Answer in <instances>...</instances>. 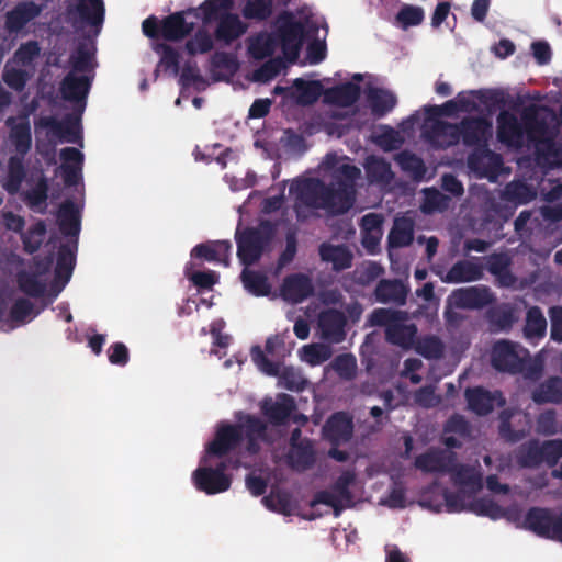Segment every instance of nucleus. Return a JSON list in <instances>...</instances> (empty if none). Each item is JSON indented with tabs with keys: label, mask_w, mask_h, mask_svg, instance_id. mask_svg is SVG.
Returning a JSON list of instances; mask_svg holds the SVG:
<instances>
[{
	"label": "nucleus",
	"mask_w": 562,
	"mask_h": 562,
	"mask_svg": "<svg viewBox=\"0 0 562 562\" xmlns=\"http://www.w3.org/2000/svg\"><path fill=\"white\" fill-rule=\"evenodd\" d=\"M360 169L351 164H341L334 169L329 184L319 179H305L293 183L294 212L299 222L311 217L315 210H326L334 215L347 213L356 201V181Z\"/></svg>",
	"instance_id": "obj_1"
},
{
	"label": "nucleus",
	"mask_w": 562,
	"mask_h": 562,
	"mask_svg": "<svg viewBox=\"0 0 562 562\" xmlns=\"http://www.w3.org/2000/svg\"><path fill=\"white\" fill-rule=\"evenodd\" d=\"M272 31L284 58L295 63L305 42L316 37L318 27L308 21L297 20L292 11L284 10L276 18Z\"/></svg>",
	"instance_id": "obj_2"
},
{
	"label": "nucleus",
	"mask_w": 562,
	"mask_h": 562,
	"mask_svg": "<svg viewBox=\"0 0 562 562\" xmlns=\"http://www.w3.org/2000/svg\"><path fill=\"white\" fill-rule=\"evenodd\" d=\"M276 229L270 221H261L257 226H247L235 232L237 257L246 268L256 265L270 248Z\"/></svg>",
	"instance_id": "obj_3"
},
{
	"label": "nucleus",
	"mask_w": 562,
	"mask_h": 562,
	"mask_svg": "<svg viewBox=\"0 0 562 562\" xmlns=\"http://www.w3.org/2000/svg\"><path fill=\"white\" fill-rule=\"evenodd\" d=\"M407 312L392 308H375L369 322L372 326L384 327L385 339L387 342L407 348L414 342L417 328L414 324H406Z\"/></svg>",
	"instance_id": "obj_4"
},
{
	"label": "nucleus",
	"mask_w": 562,
	"mask_h": 562,
	"mask_svg": "<svg viewBox=\"0 0 562 562\" xmlns=\"http://www.w3.org/2000/svg\"><path fill=\"white\" fill-rule=\"evenodd\" d=\"M527 115L541 120L536 106L526 108L521 113V121L510 111L503 110L497 115V139L514 148H521L529 143V127Z\"/></svg>",
	"instance_id": "obj_5"
},
{
	"label": "nucleus",
	"mask_w": 562,
	"mask_h": 562,
	"mask_svg": "<svg viewBox=\"0 0 562 562\" xmlns=\"http://www.w3.org/2000/svg\"><path fill=\"white\" fill-rule=\"evenodd\" d=\"M529 127V143L535 147L539 160L548 164H562V146L557 143V133L549 126L546 119L536 120L527 115Z\"/></svg>",
	"instance_id": "obj_6"
},
{
	"label": "nucleus",
	"mask_w": 562,
	"mask_h": 562,
	"mask_svg": "<svg viewBox=\"0 0 562 562\" xmlns=\"http://www.w3.org/2000/svg\"><path fill=\"white\" fill-rule=\"evenodd\" d=\"M562 458V439H550L540 442L531 439L519 449L518 461L521 467L536 469L541 464L552 468Z\"/></svg>",
	"instance_id": "obj_7"
},
{
	"label": "nucleus",
	"mask_w": 562,
	"mask_h": 562,
	"mask_svg": "<svg viewBox=\"0 0 562 562\" xmlns=\"http://www.w3.org/2000/svg\"><path fill=\"white\" fill-rule=\"evenodd\" d=\"M527 349L509 340H498L491 353L492 366L499 372L520 373L526 369Z\"/></svg>",
	"instance_id": "obj_8"
},
{
	"label": "nucleus",
	"mask_w": 562,
	"mask_h": 562,
	"mask_svg": "<svg viewBox=\"0 0 562 562\" xmlns=\"http://www.w3.org/2000/svg\"><path fill=\"white\" fill-rule=\"evenodd\" d=\"M226 469L225 462H220L215 468L199 467L192 473L194 486L207 495L226 492L232 484L231 476L225 474Z\"/></svg>",
	"instance_id": "obj_9"
},
{
	"label": "nucleus",
	"mask_w": 562,
	"mask_h": 562,
	"mask_svg": "<svg viewBox=\"0 0 562 562\" xmlns=\"http://www.w3.org/2000/svg\"><path fill=\"white\" fill-rule=\"evenodd\" d=\"M244 432L240 425L222 423L217 426L214 439L206 446L209 457L222 458L240 446Z\"/></svg>",
	"instance_id": "obj_10"
},
{
	"label": "nucleus",
	"mask_w": 562,
	"mask_h": 562,
	"mask_svg": "<svg viewBox=\"0 0 562 562\" xmlns=\"http://www.w3.org/2000/svg\"><path fill=\"white\" fill-rule=\"evenodd\" d=\"M189 16L199 19L200 14L195 8H189L165 16L161 20L162 38L169 42H178L189 36L196 24L195 21H188Z\"/></svg>",
	"instance_id": "obj_11"
},
{
	"label": "nucleus",
	"mask_w": 562,
	"mask_h": 562,
	"mask_svg": "<svg viewBox=\"0 0 562 562\" xmlns=\"http://www.w3.org/2000/svg\"><path fill=\"white\" fill-rule=\"evenodd\" d=\"M458 132L463 145L479 148L487 145L492 123L483 116H465L458 123Z\"/></svg>",
	"instance_id": "obj_12"
},
{
	"label": "nucleus",
	"mask_w": 562,
	"mask_h": 562,
	"mask_svg": "<svg viewBox=\"0 0 562 562\" xmlns=\"http://www.w3.org/2000/svg\"><path fill=\"white\" fill-rule=\"evenodd\" d=\"M468 167L480 178L495 179L503 167V158L487 145L474 148L468 156Z\"/></svg>",
	"instance_id": "obj_13"
},
{
	"label": "nucleus",
	"mask_w": 562,
	"mask_h": 562,
	"mask_svg": "<svg viewBox=\"0 0 562 562\" xmlns=\"http://www.w3.org/2000/svg\"><path fill=\"white\" fill-rule=\"evenodd\" d=\"M347 316L336 308H327L319 313L317 326L319 336L329 344H340L346 339Z\"/></svg>",
	"instance_id": "obj_14"
},
{
	"label": "nucleus",
	"mask_w": 562,
	"mask_h": 562,
	"mask_svg": "<svg viewBox=\"0 0 562 562\" xmlns=\"http://www.w3.org/2000/svg\"><path fill=\"white\" fill-rule=\"evenodd\" d=\"M457 453L440 448H429L415 458L414 465L424 473H448Z\"/></svg>",
	"instance_id": "obj_15"
},
{
	"label": "nucleus",
	"mask_w": 562,
	"mask_h": 562,
	"mask_svg": "<svg viewBox=\"0 0 562 562\" xmlns=\"http://www.w3.org/2000/svg\"><path fill=\"white\" fill-rule=\"evenodd\" d=\"M295 411L296 403L293 396L286 393H279L274 401L265 398L261 403L262 414L273 426L285 425Z\"/></svg>",
	"instance_id": "obj_16"
},
{
	"label": "nucleus",
	"mask_w": 562,
	"mask_h": 562,
	"mask_svg": "<svg viewBox=\"0 0 562 562\" xmlns=\"http://www.w3.org/2000/svg\"><path fill=\"white\" fill-rule=\"evenodd\" d=\"M468 407L479 416L488 415L495 407L505 405L502 392H490L482 386L469 387L464 393Z\"/></svg>",
	"instance_id": "obj_17"
},
{
	"label": "nucleus",
	"mask_w": 562,
	"mask_h": 562,
	"mask_svg": "<svg viewBox=\"0 0 562 562\" xmlns=\"http://www.w3.org/2000/svg\"><path fill=\"white\" fill-rule=\"evenodd\" d=\"M424 136L427 142L437 149H447L460 142L458 123L436 120L431 125H426Z\"/></svg>",
	"instance_id": "obj_18"
},
{
	"label": "nucleus",
	"mask_w": 562,
	"mask_h": 562,
	"mask_svg": "<svg viewBox=\"0 0 562 562\" xmlns=\"http://www.w3.org/2000/svg\"><path fill=\"white\" fill-rule=\"evenodd\" d=\"M42 12V5L34 1H22L5 13L4 27L10 34L20 33L31 21Z\"/></svg>",
	"instance_id": "obj_19"
},
{
	"label": "nucleus",
	"mask_w": 562,
	"mask_h": 562,
	"mask_svg": "<svg viewBox=\"0 0 562 562\" xmlns=\"http://www.w3.org/2000/svg\"><path fill=\"white\" fill-rule=\"evenodd\" d=\"M5 126L9 127V140L15 149V155L26 156L32 148V132L30 121L26 114L5 120Z\"/></svg>",
	"instance_id": "obj_20"
},
{
	"label": "nucleus",
	"mask_w": 562,
	"mask_h": 562,
	"mask_svg": "<svg viewBox=\"0 0 562 562\" xmlns=\"http://www.w3.org/2000/svg\"><path fill=\"white\" fill-rule=\"evenodd\" d=\"M353 434L352 418L345 412L334 413L323 427V435L333 446L349 441Z\"/></svg>",
	"instance_id": "obj_21"
},
{
	"label": "nucleus",
	"mask_w": 562,
	"mask_h": 562,
	"mask_svg": "<svg viewBox=\"0 0 562 562\" xmlns=\"http://www.w3.org/2000/svg\"><path fill=\"white\" fill-rule=\"evenodd\" d=\"M313 292L312 280L303 273H293L285 277L280 288L282 299L292 304L302 303Z\"/></svg>",
	"instance_id": "obj_22"
},
{
	"label": "nucleus",
	"mask_w": 562,
	"mask_h": 562,
	"mask_svg": "<svg viewBox=\"0 0 562 562\" xmlns=\"http://www.w3.org/2000/svg\"><path fill=\"white\" fill-rule=\"evenodd\" d=\"M248 31V24L240 20L237 13L224 12L214 30V37L218 43L232 45Z\"/></svg>",
	"instance_id": "obj_23"
},
{
	"label": "nucleus",
	"mask_w": 562,
	"mask_h": 562,
	"mask_svg": "<svg viewBox=\"0 0 562 562\" xmlns=\"http://www.w3.org/2000/svg\"><path fill=\"white\" fill-rule=\"evenodd\" d=\"M450 469L448 474H450L452 483L468 492L469 495H473L482 490V473L475 467L460 464L457 459L452 462Z\"/></svg>",
	"instance_id": "obj_24"
},
{
	"label": "nucleus",
	"mask_w": 562,
	"mask_h": 562,
	"mask_svg": "<svg viewBox=\"0 0 562 562\" xmlns=\"http://www.w3.org/2000/svg\"><path fill=\"white\" fill-rule=\"evenodd\" d=\"M57 224L60 233L69 240H78L81 231V214L76 203L67 199L58 209Z\"/></svg>",
	"instance_id": "obj_25"
},
{
	"label": "nucleus",
	"mask_w": 562,
	"mask_h": 562,
	"mask_svg": "<svg viewBox=\"0 0 562 562\" xmlns=\"http://www.w3.org/2000/svg\"><path fill=\"white\" fill-rule=\"evenodd\" d=\"M409 289L397 279H381L375 289V301L382 304L403 306L406 303Z\"/></svg>",
	"instance_id": "obj_26"
},
{
	"label": "nucleus",
	"mask_w": 562,
	"mask_h": 562,
	"mask_svg": "<svg viewBox=\"0 0 562 562\" xmlns=\"http://www.w3.org/2000/svg\"><path fill=\"white\" fill-rule=\"evenodd\" d=\"M318 255L323 262L331 263V269L340 272L351 268L353 254L348 246L322 243L318 247Z\"/></svg>",
	"instance_id": "obj_27"
},
{
	"label": "nucleus",
	"mask_w": 562,
	"mask_h": 562,
	"mask_svg": "<svg viewBox=\"0 0 562 562\" xmlns=\"http://www.w3.org/2000/svg\"><path fill=\"white\" fill-rule=\"evenodd\" d=\"M553 512L554 509L550 507H530L524 517L522 527L540 538L548 539Z\"/></svg>",
	"instance_id": "obj_28"
},
{
	"label": "nucleus",
	"mask_w": 562,
	"mask_h": 562,
	"mask_svg": "<svg viewBox=\"0 0 562 562\" xmlns=\"http://www.w3.org/2000/svg\"><path fill=\"white\" fill-rule=\"evenodd\" d=\"M454 303L461 308H483L494 300L486 286H470L453 292Z\"/></svg>",
	"instance_id": "obj_29"
},
{
	"label": "nucleus",
	"mask_w": 562,
	"mask_h": 562,
	"mask_svg": "<svg viewBox=\"0 0 562 562\" xmlns=\"http://www.w3.org/2000/svg\"><path fill=\"white\" fill-rule=\"evenodd\" d=\"M483 267L473 260H459L457 261L445 276H441V280L446 283H465L473 282L482 279Z\"/></svg>",
	"instance_id": "obj_30"
},
{
	"label": "nucleus",
	"mask_w": 562,
	"mask_h": 562,
	"mask_svg": "<svg viewBox=\"0 0 562 562\" xmlns=\"http://www.w3.org/2000/svg\"><path fill=\"white\" fill-rule=\"evenodd\" d=\"M361 95V88L353 82H345L324 91V100L328 104L340 108H348L353 105Z\"/></svg>",
	"instance_id": "obj_31"
},
{
	"label": "nucleus",
	"mask_w": 562,
	"mask_h": 562,
	"mask_svg": "<svg viewBox=\"0 0 562 562\" xmlns=\"http://www.w3.org/2000/svg\"><path fill=\"white\" fill-rule=\"evenodd\" d=\"M78 240H68L59 246L55 267V277L67 283L70 280L76 265Z\"/></svg>",
	"instance_id": "obj_32"
},
{
	"label": "nucleus",
	"mask_w": 562,
	"mask_h": 562,
	"mask_svg": "<svg viewBox=\"0 0 562 562\" xmlns=\"http://www.w3.org/2000/svg\"><path fill=\"white\" fill-rule=\"evenodd\" d=\"M91 87L87 76H76L72 71L67 74L60 83V92L65 100L70 102L85 101Z\"/></svg>",
	"instance_id": "obj_33"
},
{
	"label": "nucleus",
	"mask_w": 562,
	"mask_h": 562,
	"mask_svg": "<svg viewBox=\"0 0 562 562\" xmlns=\"http://www.w3.org/2000/svg\"><path fill=\"white\" fill-rule=\"evenodd\" d=\"M69 15H78L79 19L91 25L102 24L104 19V3L102 0H77L74 8L68 10Z\"/></svg>",
	"instance_id": "obj_34"
},
{
	"label": "nucleus",
	"mask_w": 562,
	"mask_h": 562,
	"mask_svg": "<svg viewBox=\"0 0 562 562\" xmlns=\"http://www.w3.org/2000/svg\"><path fill=\"white\" fill-rule=\"evenodd\" d=\"M367 100L375 117H383L391 112L397 103V98L393 92L379 87L368 89Z\"/></svg>",
	"instance_id": "obj_35"
},
{
	"label": "nucleus",
	"mask_w": 562,
	"mask_h": 562,
	"mask_svg": "<svg viewBox=\"0 0 562 562\" xmlns=\"http://www.w3.org/2000/svg\"><path fill=\"white\" fill-rule=\"evenodd\" d=\"M531 400L538 405L562 403V379L550 376L538 384L531 392Z\"/></svg>",
	"instance_id": "obj_36"
},
{
	"label": "nucleus",
	"mask_w": 562,
	"mask_h": 562,
	"mask_svg": "<svg viewBox=\"0 0 562 562\" xmlns=\"http://www.w3.org/2000/svg\"><path fill=\"white\" fill-rule=\"evenodd\" d=\"M25 156L12 155L8 159V172L2 188L11 195L16 194L26 178Z\"/></svg>",
	"instance_id": "obj_37"
},
{
	"label": "nucleus",
	"mask_w": 562,
	"mask_h": 562,
	"mask_svg": "<svg viewBox=\"0 0 562 562\" xmlns=\"http://www.w3.org/2000/svg\"><path fill=\"white\" fill-rule=\"evenodd\" d=\"M288 464L291 469L302 472L311 469L315 463V452L310 439H303V443L290 447L288 456Z\"/></svg>",
	"instance_id": "obj_38"
},
{
	"label": "nucleus",
	"mask_w": 562,
	"mask_h": 562,
	"mask_svg": "<svg viewBox=\"0 0 562 562\" xmlns=\"http://www.w3.org/2000/svg\"><path fill=\"white\" fill-rule=\"evenodd\" d=\"M414 240V223L411 218L401 217L394 221L393 227L387 235L389 248H403L409 246Z\"/></svg>",
	"instance_id": "obj_39"
},
{
	"label": "nucleus",
	"mask_w": 562,
	"mask_h": 562,
	"mask_svg": "<svg viewBox=\"0 0 562 562\" xmlns=\"http://www.w3.org/2000/svg\"><path fill=\"white\" fill-rule=\"evenodd\" d=\"M42 124L48 127L49 133L60 142L75 143L79 137L77 130L78 121L71 116L63 121H58L55 117H46L42 121Z\"/></svg>",
	"instance_id": "obj_40"
},
{
	"label": "nucleus",
	"mask_w": 562,
	"mask_h": 562,
	"mask_svg": "<svg viewBox=\"0 0 562 562\" xmlns=\"http://www.w3.org/2000/svg\"><path fill=\"white\" fill-rule=\"evenodd\" d=\"M364 169L369 181L372 183H389L394 177L391 164L382 157L369 156L366 159Z\"/></svg>",
	"instance_id": "obj_41"
},
{
	"label": "nucleus",
	"mask_w": 562,
	"mask_h": 562,
	"mask_svg": "<svg viewBox=\"0 0 562 562\" xmlns=\"http://www.w3.org/2000/svg\"><path fill=\"white\" fill-rule=\"evenodd\" d=\"M278 47L273 31L271 33H260L250 40L248 53L254 59L262 60L271 57Z\"/></svg>",
	"instance_id": "obj_42"
},
{
	"label": "nucleus",
	"mask_w": 562,
	"mask_h": 562,
	"mask_svg": "<svg viewBox=\"0 0 562 562\" xmlns=\"http://www.w3.org/2000/svg\"><path fill=\"white\" fill-rule=\"evenodd\" d=\"M273 12V0H246L241 8L244 19L258 23L268 21Z\"/></svg>",
	"instance_id": "obj_43"
},
{
	"label": "nucleus",
	"mask_w": 562,
	"mask_h": 562,
	"mask_svg": "<svg viewBox=\"0 0 562 562\" xmlns=\"http://www.w3.org/2000/svg\"><path fill=\"white\" fill-rule=\"evenodd\" d=\"M547 331V319L539 306H531L527 311L524 335L528 339L544 337Z\"/></svg>",
	"instance_id": "obj_44"
},
{
	"label": "nucleus",
	"mask_w": 562,
	"mask_h": 562,
	"mask_svg": "<svg viewBox=\"0 0 562 562\" xmlns=\"http://www.w3.org/2000/svg\"><path fill=\"white\" fill-rule=\"evenodd\" d=\"M293 87L297 93V102L302 105L315 103L324 93L323 85L318 80L306 81L297 78L293 81Z\"/></svg>",
	"instance_id": "obj_45"
},
{
	"label": "nucleus",
	"mask_w": 562,
	"mask_h": 562,
	"mask_svg": "<svg viewBox=\"0 0 562 562\" xmlns=\"http://www.w3.org/2000/svg\"><path fill=\"white\" fill-rule=\"evenodd\" d=\"M240 278L245 289L256 296H266L271 291L268 278L261 272L248 270L245 267Z\"/></svg>",
	"instance_id": "obj_46"
},
{
	"label": "nucleus",
	"mask_w": 562,
	"mask_h": 562,
	"mask_svg": "<svg viewBox=\"0 0 562 562\" xmlns=\"http://www.w3.org/2000/svg\"><path fill=\"white\" fill-rule=\"evenodd\" d=\"M233 7V0H204L198 11L202 12V20L204 24L213 21L218 22L224 12H227Z\"/></svg>",
	"instance_id": "obj_47"
},
{
	"label": "nucleus",
	"mask_w": 562,
	"mask_h": 562,
	"mask_svg": "<svg viewBox=\"0 0 562 562\" xmlns=\"http://www.w3.org/2000/svg\"><path fill=\"white\" fill-rule=\"evenodd\" d=\"M45 234H46L45 222L42 220H38L25 233L21 234V239L23 243L24 251L30 255L36 252L42 246L43 238H44Z\"/></svg>",
	"instance_id": "obj_48"
},
{
	"label": "nucleus",
	"mask_w": 562,
	"mask_h": 562,
	"mask_svg": "<svg viewBox=\"0 0 562 562\" xmlns=\"http://www.w3.org/2000/svg\"><path fill=\"white\" fill-rule=\"evenodd\" d=\"M16 283L19 289L32 297H41L45 292V284L33 272L21 270L16 273Z\"/></svg>",
	"instance_id": "obj_49"
},
{
	"label": "nucleus",
	"mask_w": 562,
	"mask_h": 562,
	"mask_svg": "<svg viewBox=\"0 0 562 562\" xmlns=\"http://www.w3.org/2000/svg\"><path fill=\"white\" fill-rule=\"evenodd\" d=\"M395 161L403 171L409 172L416 179L423 178L426 172L424 160L408 150L398 153L395 157Z\"/></svg>",
	"instance_id": "obj_50"
},
{
	"label": "nucleus",
	"mask_w": 562,
	"mask_h": 562,
	"mask_svg": "<svg viewBox=\"0 0 562 562\" xmlns=\"http://www.w3.org/2000/svg\"><path fill=\"white\" fill-rule=\"evenodd\" d=\"M504 196L507 201L526 204L535 199L536 192L522 181H513L506 184Z\"/></svg>",
	"instance_id": "obj_51"
},
{
	"label": "nucleus",
	"mask_w": 562,
	"mask_h": 562,
	"mask_svg": "<svg viewBox=\"0 0 562 562\" xmlns=\"http://www.w3.org/2000/svg\"><path fill=\"white\" fill-rule=\"evenodd\" d=\"M184 47L190 56H195L211 52L214 47V42L206 30L199 29L195 34L186 42Z\"/></svg>",
	"instance_id": "obj_52"
},
{
	"label": "nucleus",
	"mask_w": 562,
	"mask_h": 562,
	"mask_svg": "<svg viewBox=\"0 0 562 562\" xmlns=\"http://www.w3.org/2000/svg\"><path fill=\"white\" fill-rule=\"evenodd\" d=\"M416 351L426 359H440L445 353V345L437 336H425L416 345Z\"/></svg>",
	"instance_id": "obj_53"
},
{
	"label": "nucleus",
	"mask_w": 562,
	"mask_h": 562,
	"mask_svg": "<svg viewBox=\"0 0 562 562\" xmlns=\"http://www.w3.org/2000/svg\"><path fill=\"white\" fill-rule=\"evenodd\" d=\"M469 512L492 519H498L504 515V509L492 498L487 497H481L470 502Z\"/></svg>",
	"instance_id": "obj_54"
},
{
	"label": "nucleus",
	"mask_w": 562,
	"mask_h": 562,
	"mask_svg": "<svg viewBox=\"0 0 562 562\" xmlns=\"http://www.w3.org/2000/svg\"><path fill=\"white\" fill-rule=\"evenodd\" d=\"M425 18V13L423 8L413 5V4H404L396 14V22L398 25L406 30L411 26L419 25Z\"/></svg>",
	"instance_id": "obj_55"
},
{
	"label": "nucleus",
	"mask_w": 562,
	"mask_h": 562,
	"mask_svg": "<svg viewBox=\"0 0 562 562\" xmlns=\"http://www.w3.org/2000/svg\"><path fill=\"white\" fill-rule=\"evenodd\" d=\"M48 199V182L45 177L38 179L37 183L25 192V202L31 209H37L46 204Z\"/></svg>",
	"instance_id": "obj_56"
},
{
	"label": "nucleus",
	"mask_w": 562,
	"mask_h": 562,
	"mask_svg": "<svg viewBox=\"0 0 562 562\" xmlns=\"http://www.w3.org/2000/svg\"><path fill=\"white\" fill-rule=\"evenodd\" d=\"M250 356L256 367L265 374L269 376H277L280 371L278 362L271 361L263 352L259 345H255L250 349Z\"/></svg>",
	"instance_id": "obj_57"
},
{
	"label": "nucleus",
	"mask_w": 562,
	"mask_h": 562,
	"mask_svg": "<svg viewBox=\"0 0 562 562\" xmlns=\"http://www.w3.org/2000/svg\"><path fill=\"white\" fill-rule=\"evenodd\" d=\"M512 414L503 411L499 415L498 434L501 438L510 443H516L526 437L525 429H514L510 424Z\"/></svg>",
	"instance_id": "obj_58"
},
{
	"label": "nucleus",
	"mask_w": 562,
	"mask_h": 562,
	"mask_svg": "<svg viewBox=\"0 0 562 562\" xmlns=\"http://www.w3.org/2000/svg\"><path fill=\"white\" fill-rule=\"evenodd\" d=\"M536 431L542 436H553L559 432V423L554 409H546L538 415L536 419Z\"/></svg>",
	"instance_id": "obj_59"
},
{
	"label": "nucleus",
	"mask_w": 562,
	"mask_h": 562,
	"mask_svg": "<svg viewBox=\"0 0 562 562\" xmlns=\"http://www.w3.org/2000/svg\"><path fill=\"white\" fill-rule=\"evenodd\" d=\"M267 508L289 516L293 513L291 495L286 492H280L277 495H269L262 498Z\"/></svg>",
	"instance_id": "obj_60"
},
{
	"label": "nucleus",
	"mask_w": 562,
	"mask_h": 562,
	"mask_svg": "<svg viewBox=\"0 0 562 562\" xmlns=\"http://www.w3.org/2000/svg\"><path fill=\"white\" fill-rule=\"evenodd\" d=\"M41 54L37 41L22 43L14 53V60L22 66H30Z\"/></svg>",
	"instance_id": "obj_61"
},
{
	"label": "nucleus",
	"mask_w": 562,
	"mask_h": 562,
	"mask_svg": "<svg viewBox=\"0 0 562 562\" xmlns=\"http://www.w3.org/2000/svg\"><path fill=\"white\" fill-rule=\"evenodd\" d=\"M488 321L494 329L508 330L514 323V314L508 307H498L490 311Z\"/></svg>",
	"instance_id": "obj_62"
},
{
	"label": "nucleus",
	"mask_w": 562,
	"mask_h": 562,
	"mask_svg": "<svg viewBox=\"0 0 562 562\" xmlns=\"http://www.w3.org/2000/svg\"><path fill=\"white\" fill-rule=\"evenodd\" d=\"M384 273V269L374 261H369L361 269L356 270V281L361 285H369Z\"/></svg>",
	"instance_id": "obj_63"
},
{
	"label": "nucleus",
	"mask_w": 562,
	"mask_h": 562,
	"mask_svg": "<svg viewBox=\"0 0 562 562\" xmlns=\"http://www.w3.org/2000/svg\"><path fill=\"white\" fill-rule=\"evenodd\" d=\"M356 474L353 471L347 470L342 472L336 482L334 483L333 490L339 496L340 499L351 502L352 494L350 485L355 482Z\"/></svg>",
	"instance_id": "obj_64"
}]
</instances>
